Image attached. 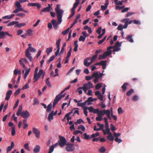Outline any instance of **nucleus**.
Returning a JSON list of instances; mask_svg holds the SVG:
<instances>
[{
  "label": "nucleus",
  "instance_id": "nucleus-1",
  "mask_svg": "<svg viewBox=\"0 0 153 153\" xmlns=\"http://www.w3.org/2000/svg\"><path fill=\"white\" fill-rule=\"evenodd\" d=\"M60 5L57 4L56 7L55 8V11L56 14L57 18L59 23H60L62 22V16L64 13L63 10L60 9Z\"/></svg>",
  "mask_w": 153,
  "mask_h": 153
},
{
  "label": "nucleus",
  "instance_id": "nucleus-2",
  "mask_svg": "<svg viewBox=\"0 0 153 153\" xmlns=\"http://www.w3.org/2000/svg\"><path fill=\"white\" fill-rule=\"evenodd\" d=\"M97 56V55L96 54L94 55L92 58L88 57L84 60V64L86 66H89L92 62L96 60Z\"/></svg>",
  "mask_w": 153,
  "mask_h": 153
},
{
  "label": "nucleus",
  "instance_id": "nucleus-3",
  "mask_svg": "<svg viewBox=\"0 0 153 153\" xmlns=\"http://www.w3.org/2000/svg\"><path fill=\"white\" fill-rule=\"evenodd\" d=\"M65 89L63 90L59 94L57 95L54 99L53 102V107H54L55 105L57 104L58 102L63 97H64L65 95V94H62L64 92Z\"/></svg>",
  "mask_w": 153,
  "mask_h": 153
},
{
  "label": "nucleus",
  "instance_id": "nucleus-4",
  "mask_svg": "<svg viewBox=\"0 0 153 153\" xmlns=\"http://www.w3.org/2000/svg\"><path fill=\"white\" fill-rule=\"evenodd\" d=\"M60 139L58 141V143L59 146L62 147L65 145L66 142V140L65 138L61 136H59Z\"/></svg>",
  "mask_w": 153,
  "mask_h": 153
},
{
  "label": "nucleus",
  "instance_id": "nucleus-5",
  "mask_svg": "<svg viewBox=\"0 0 153 153\" xmlns=\"http://www.w3.org/2000/svg\"><path fill=\"white\" fill-rule=\"evenodd\" d=\"M67 146L65 148V150L68 152H72L75 149V147L73 144L70 143L66 144Z\"/></svg>",
  "mask_w": 153,
  "mask_h": 153
},
{
  "label": "nucleus",
  "instance_id": "nucleus-6",
  "mask_svg": "<svg viewBox=\"0 0 153 153\" xmlns=\"http://www.w3.org/2000/svg\"><path fill=\"white\" fill-rule=\"evenodd\" d=\"M32 130L33 133L35 134L36 137L37 138H39L40 135V131L36 128H33Z\"/></svg>",
  "mask_w": 153,
  "mask_h": 153
},
{
  "label": "nucleus",
  "instance_id": "nucleus-7",
  "mask_svg": "<svg viewBox=\"0 0 153 153\" xmlns=\"http://www.w3.org/2000/svg\"><path fill=\"white\" fill-rule=\"evenodd\" d=\"M21 116L24 118H27L30 116L29 112L27 110L22 112L20 114Z\"/></svg>",
  "mask_w": 153,
  "mask_h": 153
},
{
  "label": "nucleus",
  "instance_id": "nucleus-8",
  "mask_svg": "<svg viewBox=\"0 0 153 153\" xmlns=\"http://www.w3.org/2000/svg\"><path fill=\"white\" fill-rule=\"evenodd\" d=\"M5 34H6L8 36L10 37H12V35L9 34L7 32H4L3 31H1V32H0V39H1L4 38L5 36Z\"/></svg>",
  "mask_w": 153,
  "mask_h": 153
},
{
  "label": "nucleus",
  "instance_id": "nucleus-9",
  "mask_svg": "<svg viewBox=\"0 0 153 153\" xmlns=\"http://www.w3.org/2000/svg\"><path fill=\"white\" fill-rule=\"evenodd\" d=\"M25 56L28 58L29 60L32 62L33 61V58L31 56V54L28 51H25Z\"/></svg>",
  "mask_w": 153,
  "mask_h": 153
},
{
  "label": "nucleus",
  "instance_id": "nucleus-10",
  "mask_svg": "<svg viewBox=\"0 0 153 153\" xmlns=\"http://www.w3.org/2000/svg\"><path fill=\"white\" fill-rule=\"evenodd\" d=\"M44 72L42 69H40L39 70L38 74H37L36 75V78H37L38 79L36 80V79H34L35 80L33 81V82H35L39 79L40 76L44 73Z\"/></svg>",
  "mask_w": 153,
  "mask_h": 153
},
{
  "label": "nucleus",
  "instance_id": "nucleus-11",
  "mask_svg": "<svg viewBox=\"0 0 153 153\" xmlns=\"http://www.w3.org/2000/svg\"><path fill=\"white\" fill-rule=\"evenodd\" d=\"M53 25L54 28L56 30L58 27V23L57 22L56 20L53 19L51 21Z\"/></svg>",
  "mask_w": 153,
  "mask_h": 153
},
{
  "label": "nucleus",
  "instance_id": "nucleus-12",
  "mask_svg": "<svg viewBox=\"0 0 153 153\" xmlns=\"http://www.w3.org/2000/svg\"><path fill=\"white\" fill-rule=\"evenodd\" d=\"M12 93V91L11 90H9L7 92L5 98V100H8L9 99Z\"/></svg>",
  "mask_w": 153,
  "mask_h": 153
},
{
  "label": "nucleus",
  "instance_id": "nucleus-13",
  "mask_svg": "<svg viewBox=\"0 0 153 153\" xmlns=\"http://www.w3.org/2000/svg\"><path fill=\"white\" fill-rule=\"evenodd\" d=\"M77 6L73 5V7L71 10V14L69 17L68 18L70 19L75 14V9H76Z\"/></svg>",
  "mask_w": 153,
  "mask_h": 153
},
{
  "label": "nucleus",
  "instance_id": "nucleus-14",
  "mask_svg": "<svg viewBox=\"0 0 153 153\" xmlns=\"http://www.w3.org/2000/svg\"><path fill=\"white\" fill-rule=\"evenodd\" d=\"M108 135L107 137V139L109 141H113L114 140V138L112 136L111 132L107 133Z\"/></svg>",
  "mask_w": 153,
  "mask_h": 153
},
{
  "label": "nucleus",
  "instance_id": "nucleus-15",
  "mask_svg": "<svg viewBox=\"0 0 153 153\" xmlns=\"http://www.w3.org/2000/svg\"><path fill=\"white\" fill-rule=\"evenodd\" d=\"M132 35H127V37L126 39L128 40L129 42L133 43L134 42V40L132 38Z\"/></svg>",
  "mask_w": 153,
  "mask_h": 153
},
{
  "label": "nucleus",
  "instance_id": "nucleus-16",
  "mask_svg": "<svg viewBox=\"0 0 153 153\" xmlns=\"http://www.w3.org/2000/svg\"><path fill=\"white\" fill-rule=\"evenodd\" d=\"M53 111H52L48 115V118L49 121H51L53 119V116L54 115H53Z\"/></svg>",
  "mask_w": 153,
  "mask_h": 153
},
{
  "label": "nucleus",
  "instance_id": "nucleus-17",
  "mask_svg": "<svg viewBox=\"0 0 153 153\" xmlns=\"http://www.w3.org/2000/svg\"><path fill=\"white\" fill-rule=\"evenodd\" d=\"M40 149V146L38 145H36L35 147L33 150V151L35 153H38L39 152Z\"/></svg>",
  "mask_w": 153,
  "mask_h": 153
},
{
  "label": "nucleus",
  "instance_id": "nucleus-18",
  "mask_svg": "<svg viewBox=\"0 0 153 153\" xmlns=\"http://www.w3.org/2000/svg\"><path fill=\"white\" fill-rule=\"evenodd\" d=\"M93 102V98L92 97H89L88 98L87 100H86L85 102H86V104L87 103V105H89L90 104V102Z\"/></svg>",
  "mask_w": 153,
  "mask_h": 153
},
{
  "label": "nucleus",
  "instance_id": "nucleus-19",
  "mask_svg": "<svg viewBox=\"0 0 153 153\" xmlns=\"http://www.w3.org/2000/svg\"><path fill=\"white\" fill-rule=\"evenodd\" d=\"M14 146V144L13 142L11 143V146H9L7 147V152H10L11 149Z\"/></svg>",
  "mask_w": 153,
  "mask_h": 153
},
{
  "label": "nucleus",
  "instance_id": "nucleus-20",
  "mask_svg": "<svg viewBox=\"0 0 153 153\" xmlns=\"http://www.w3.org/2000/svg\"><path fill=\"white\" fill-rule=\"evenodd\" d=\"M111 51H106L104 52L103 53V56L104 57V58H105L107 56H108L111 54Z\"/></svg>",
  "mask_w": 153,
  "mask_h": 153
},
{
  "label": "nucleus",
  "instance_id": "nucleus-21",
  "mask_svg": "<svg viewBox=\"0 0 153 153\" xmlns=\"http://www.w3.org/2000/svg\"><path fill=\"white\" fill-rule=\"evenodd\" d=\"M15 15L13 14H11L10 15L5 16L2 17L3 19H12L14 16Z\"/></svg>",
  "mask_w": 153,
  "mask_h": 153
},
{
  "label": "nucleus",
  "instance_id": "nucleus-22",
  "mask_svg": "<svg viewBox=\"0 0 153 153\" xmlns=\"http://www.w3.org/2000/svg\"><path fill=\"white\" fill-rule=\"evenodd\" d=\"M77 40H76L74 42V51L75 52H76L77 51V48L78 46V45L77 43Z\"/></svg>",
  "mask_w": 153,
  "mask_h": 153
},
{
  "label": "nucleus",
  "instance_id": "nucleus-23",
  "mask_svg": "<svg viewBox=\"0 0 153 153\" xmlns=\"http://www.w3.org/2000/svg\"><path fill=\"white\" fill-rule=\"evenodd\" d=\"M26 50H27L28 51H30L31 52H36V49L32 47H28Z\"/></svg>",
  "mask_w": 153,
  "mask_h": 153
},
{
  "label": "nucleus",
  "instance_id": "nucleus-24",
  "mask_svg": "<svg viewBox=\"0 0 153 153\" xmlns=\"http://www.w3.org/2000/svg\"><path fill=\"white\" fill-rule=\"evenodd\" d=\"M128 84L127 83H124L122 85L121 87L122 88V90L123 92L125 91L127 89V85H128Z\"/></svg>",
  "mask_w": 153,
  "mask_h": 153
},
{
  "label": "nucleus",
  "instance_id": "nucleus-25",
  "mask_svg": "<svg viewBox=\"0 0 153 153\" xmlns=\"http://www.w3.org/2000/svg\"><path fill=\"white\" fill-rule=\"evenodd\" d=\"M22 110V106L20 105L19 107L18 110L16 113V115L17 116H19L21 113Z\"/></svg>",
  "mask_w": 153,
  "mask_h": 153
},
{
  "label": "nucleus",
  "instance_id": "nucleus-26",
  "mask_svg": "<svg viewBox=\"0 0 153 153\" xmlns=\"http://www.w3.org/2000/svg\"><path fill=\"white\" fill-rule=\"evenodd\" d=\"M38 71V67H37L35 69L34 72V77L33 79H36V80L38 78H36V75L37 73V72Z\"/></svg>",
  "mask_w": 153,
  "mask_h": 153
},
{
  "label": "nucleus",
  "instance_id": "nucleus-27",
  "mask_svg": "<svg viewBox=\"0 0 153 153\" xmlns=\"http://www.w3.org/2000/svg\"><path fill=\"white\" fill-rule=\"evenodd\" d=\"M105 128L106 131L107 132V133L111 132L110 131V129L109 128V125L108 123L105 124Z\"/></svg>",
  "mask_w": 153,
  "mask_h": 153
},
{
  "label": "nucleus",
  "instance_id": "nucleus-28",
  "mask_svg": "<svg viewBox=\"0 0 153 153\" xmlns=\"http://www.w3.org/2000/svg\"><path fill=\"white\" fill-rule=\"evenodd\" d=\"M51 10L47 7L42 9L40 13L41 14V12H49Z\"/></svg>",
  "mask_w": 153,
  "mask_h": 153
},
{
  "label": "nucleus",
  "instance_id": "nucleus-29",
  "mask_svg": "<svg viewBox=\"0 0 153 153\" xmlns=\"http://www.w3.org/2000/svg\"><path fill=\"white\" fill-rule=\"evenodd\" d=\"M97 125L99 127V128H98V129H99V130H102L103 129V128L104 127V125L100 124L99 123H97Z\"/></svg>",
  "mask_w": 153,
  "mask_h": 153
},
{
  "label": "nucleus",
  "instance_id": "nucleus-30",
  "mask_svg": "<svg viewBox=\"0 0 153 153\" xmlns=\"http://www.w3.org/2000/svg\"><path fill=\"white\" fill-rule=\"evenodd\" d=\"M52 50H53V48L52 47L50 48H47L46 51V52L47 54H48V55L49 54V53H51V52L52 51Z\"/></svg>",
  "mask_w": 153,
  "mask_h": 153
},
{
  "label": "nucleus",
  "instance_id": "nucleus-31",
  "mask_svg": "<svg viewBox=\"0 0 153 153\" xmlns=\"http://www.w3.org/2000/svg\"><path fill=\"white\" fill-rule=\"evenodd\" d=\"M22 8H16V9L14 10L13 13H18L19 11H22Z\"/></svg>",
  "mask_w": 153,
  "mask_h": 153
},
{
  "label": "nucleus",
  "instance_id": "nucleus-32",
  "mask_svg": "<svg viewBox=\"0 0 153 153\" xmlns=\"http://www.w3.org/2000/svg\"><path fill=\"white\" fill-rule=\"evenodd\" d=\"M92 77L100 78L99 75V73L98 72L93 73L92 75Z\"/></svg>",
  "mask_w": 153,
  "mask_h": 153
},
{
  "label": "nucleus",
  "instance_id": "nucleus-33",
  "mask_svg": "<svg viewBox=\"0 0 153 153\" xmlns=\"http://www.w3.org/2000/svg\"><path fill=\"white\" fill-rule=\"evenodd\" d=\"M134 92V90L132 89H131L129 91H127L126 93V95L127 96H130L131 93H133Z\"/></svg>",
  "mask_w": 153,
  "mask_h": 153
},
{
  "label": "nucleus",
  "instance_id": "nucleus-34",
  "mask_svg": "<svg viewBox=\"0 0 153 153\" xmlns=\"http://www.w3.org/2000/svg\"><path fill=\"white\" fill-rule=\"evenodd\" d=\"M52 105L51 103L49 104L47 107V111L49 112L52 108Z\"/></svg>",
  "mask_w": 153,
  "mask_h": 153
},
{
  "label": "nucleus",
  "instance_id": "nucleus-35",
  "mask_svg": "<svg viewBox=\"0 0 153 153\" xmlns=\"http://www.w3.org/2000/svg\"><path fill=\"white\" fill-rule=\"evenodd\" d=\"M33 105H34L37 104H39V101L37 99V98L36 97H35L33 99Z\"/></svg>",
  "mask_w": 153,
  "mask_h": 153
},
{
  "label": "nucleus",
  "instance_id": "nucleus-36",
  "mask_svg": "<svg viewBox=\"0 0 153 153\" xmlns=\"http://www.w3.org/2000/svg\"><path fill=\"white\" fill-rule=\"evenodd\" d=\"M80 14H79L77 15L76 16V18L75 20L74 21V22L76 24L78 22V19L80 18Z\"/></svg>",
  "mask_w": 153,
  "mask_h": 153
},
{
  "label": "nucleus",
  "instance_id": "nucleus-37",
  "mask_svg": "<svg viewBox=\"0 0 153 153\" xmlns=\"http://www.w3.org/2000/svg\"><path fill=\"white\" fill-rule=\"evenodd\" d=\"M26 25V24L25 23H17L16 25V27H20L22 26H24Z\"/></svg>",
  "mask_w": 153,
  "mask_h": 153
},
{
  "label": "nucleus",
  "instance_id": "nucleus-38",
  "mask_svg": "<svg viewBox=\"0 0 153 153\" xmlns=\"http://www.w3.org/2000/svg\"><path fill=\"white\" fill-rule=\"evenodd\" d=\"M18 22H18V21H17V22H15V21L12 22H10V23H9V24H8L7 25V26H12L13 25H15L16 24H17V23H18Z\"/></svg>",
  "mask_w": 153,
  "mask_h": 153
},
{
  "label": "nucleus",
  "instance_id": "nucleus-39",
  "mask_svg": "<svg viewBox=\"0 0 153 153\" xmlns=\"http://www.w3.org/2000/svg\"><path fill=\"white\" fill-rule=\"evenodd\" d=\"M19 62L20 63V64L22 66H23L25 70L27 69V67L25 66L23 62V61L21 59L19 60Z\"/></svg>",
  "mask_w": 153,
  "mask_h": 153
},
{
  "label": "nucleus",
  "instance_id": "nucleus-40",
  "mask_svg": "<svg viewBox=\"0 0 153 153\" xmlns=\"http://www.w3.org/2000/svg\"><path fill=\"white\" fill-rule=\"evenodd\" d=\"M100 135V133L97 132L95 134H93L91 136V138H94L95 137H97Z\"/></svg>",
  "mask_w": 153,
  "mask_h": 153
},
{
  "label": "nucleus",
  "instance_id": "nucleus-41",
  "mask_svg": "<svg viewBox=\"0 0 153 153\" xmlns=\"http://www.w3.org/2000/svg\"><path fill=\"white\" fill-rule=\"evenodd\" d=\"M16 131L14 126H13L12 128L11 134L12 136H14L15 134Z\"/></svg>",
  "mask_w": 153,
  "mask_h": 153
},
{
  "label": "nucleus",
  "instance_id": "nucleus-42",
  "mask_svg": "<svg viewBox=\"0 0 153 153\" xmlns=\"http://www.w3.org/2000/svg\"><path fill=\"white\" fill-rule=\"evenodd\" d=\"M30 68H29L26 71V72H25V74L24 76V77L25 79L26 78L27 76L29 74V73L30 71Z\"/></svg>",
  "mask_w": 153,
  "mask_h": 153
},
{
  "label": "nucleus",
  "instance_id": "nucleus-43",
  "mask_svg": "<svg viewBox=\"0 0 153 153\" xmlns=\"http://www.w3.org/2000/svg\"><path fill=\"white\" fill-rule=\"evenodd\" d=\"M55 56L54 55H53L51 56L50 58L47 61V63H49L53 61L55 58Z\"/></svg>",
  "mask_w": 153,
  "mask_h": 153
},
{
  "label": "nucleus",
  "instance_id": "nucleus-44",
  "mask_svg": "<svg viewBox=\"0 0 153 153\" xmlns=\"http://www.w3.org/2000/svg\"><path fill=\"white\" fill-rule=\"evenodd\" d=\"M83 136H84V138L86 140H88L90 139L91 138V137H90V136L88 135H87L86 133H85L83 134Z\"/></svg>",
  "mask_w": 153,
  "mask_h": 153
},
{
  "label": "nucleus",
  "instance_id": "nucleus-45",
  "mask_svg": "<svg viewBox=\"0 0 153 153\" xmlns=\"http://www.w3.org/2000/svg\"><path fill=\"white\" fill-rule=\"evenodd\" d=\"M72 48H71L69 50L68 52L67 56L66 57V58H67V59H69V57L70 56L71 54V51Z\"/></svg>",
  "mask_w": 153,
  "mask_h": 153
},
{
  "label": "nucleus",
  "instance_id": "nucleus-46",
  "mask_svg": "<svg viewBox=\"0 0 153 153\" xmlns=\"http://www.w3.org/2000/svg\"><path fill=\"white\" fill-rule=\"evenodd\" d=\"M81 122L84 123V122L82 119H79L77 120L76 122L75 123V124L76 125H77L78 124H80Z\"/></svg>",
  "mask_w": 153,
  "mask_h": 153
},
{
  "label": "nucleus",
  "instance_id": "nucleus-47",
  "mask_svg": "<svg viewBox=\"0 0 153 153\" xmlns=\"http://www.w3.org/2000/svg\"><path fill=\"white\" fill-rule=\"evenodd\" d=\"M85 37L81 35V36L79 39V41H82L83 42H84L85 40Z\"/></svg>",
  "mask_w": 153,
  "mask_h": 153
},
{
  "label": "nucleus",
  "instance_id": "nucleus-48",
  "mask_svg": "<svg viewBox=\"0 0 153 153\" xmlns=\"http://www.w3.org/2000/svg\"><path fill=\"white\" fill-rule=\"evenodd\" d=\"M49 78H48L46 80V83L49 87H51V85L49 81Z\"/></svg>",
  "mask_w": 153,
  "mask_h": 153
},
{
  "label": "nucleus",
  "instance_id": "nucleus-49",
  "mask_svg": "<svg viewBox=\"0 0 153 153\" xmlns=\"http://www.w3.org/2000/svg\"><path fill=\"white\" fill-rule=\"evenodd\" d=\"M86 105V102H85L83 103H79V102L77 104V105L78 106H81V107H84Z\"/></svg>",
  "mask_w": 153,
  "mask_h": 153
},
{
  "label": "nucleus",
  "instance_id": "nucleus-50",
  "mask_svg": "<svg viewBox=\"0 0 153 153\" xmlns=\"http://www.w3.org/2000/svg\"><path fill=\"white\" fill-rule=\"evenodd\" d=\"M60 41L61 39H59L56 42V45L57 46V48H60L59 46Z\"/></svg>",
  "mask_w": 153,
  "mask_h": 153
},
{
  "label": "nucleus",
  "instance_id": "nucleus-51",
  "mask_svg": "<svg viewBox=\"0 0 153 153\" xmlns=\"http://www.w3.org/2000/svg\"><path fill=\"white\" fill-rule=\"evenodd\" d=\"M100 65L102 66H104L106 65V62L107 61L106 60L105 61H101L100 62Z\"/></svg>",
  "mask_w": 153,
  "mask_h": 153
},
{
  "label": "nucleus",
  "instance_id": "nucleus-52",
  "mask_svg": "<svg viewBox=\"0 0 153 153\" xmlns=\"http://www.w3.org/2000/svg\"><path fill=\"white\" fill-rule=\"evenodd\" d=\"M24 147L25 149L27 150L28 151H30V149H29L28 144V143H26L24 145Z\"/></svg>",
  "mask_w": 153,
  "mask_h": 153
},
{
  "label": "nucleus",
  "instance_id": "nucleus-53",
  "mask_svg": "<svg viewBox=\"0 0 153 153\" xmlns=\"http://www.w3.org/2000/svg\"><path fill=\"white\" fill-rule=\"evenodd\" d=\"M20 3L19 2H18L17 1L16 2V4L15 5V7H16L17 8H22V6L20 4Z\"/></svg>",
  "mask_w": 153,
  "mask_h": 153
},
{
  "label": "nucleus",
  "instance_id": "nucleus-54",
  "mask_svg": "<svg viewBox=\"0 0 153 153\" xmlns=\"http://www.w3.org/2000/svg\"><path fill=\"white\" fill-rule=\"evenodd\" d=\"M138 97L136 95H134L133 97L132 100L134 101H136L138 100Z\"/></svg>",
  "mask_w": 153,
  "mask_h": 153
},
{
  "label": "nucleus",
  "instance_id": "nucleus-55",
  "mask_svg": "<svg viewBox=\"0 0 153 153\" xmlns=\"http://www.w3.org/2000/svg\"><path fill=\"white\" fill-rule=\"evenodd\" d=\"M21 89L19 88L14 93V96H16L20 92Z\"/></svg>",
  "mask_w": 153,
  "mask_h": 153
},
{
  "label": "nucleus",
  "instance_id": "nucleus-56",
  "mask_svg": "<svg viewBox=\"0 0 153 153\" xmlns=\"http://www.w3.org/2000/svg\"><path fill=\"white\" fill-rule=\"evenodd\" d=\"M86 107L87 108V109L89 111V112H93L94 110V108L91 106L90 107Z\"/></svg>",
  "mask_w": 153,
  "mask_h": 153
},
{
  "label": "nucleus",
  "instance_id": "nucleus-57",
  "mask_svg": "<svg viewBox=\"0 0 153 153\" xmlns=\"http://www.w3.org/2000/svg\"><path fill=\"white\" fill-rule=\"evenodd\" d=\"M113 134L114 137H119L120 136L121 134L120 133H117L116 132H114Z\"/></svg>",
  "mask_w": 153,
  "mask_h": 153
},
{
  "label": "nucleus",
  "instance_id": "nucleus-58",
  "mask_svg": "<svg viewBox=\"0 0 153 153\" xmlns=\"http://www.w3.org/2000/svg\"><path fill=\"white\" fill-rule=\"evenodd\" d=\"M103 113L104 114H106L107 115L110 113V111L109 110H106L105 109H104L103 110Z\"/></svg>",
  "mask_w": 153,
  "mask_h": 153
},
{
  "label": "nucleus",
  "instance_id": "nucleus-59",
  "mask_svg": "<svg viewBox=\"0 0 153 153\" xmlns=\"http://www.w3.org/2000/svg\"><path fill=\"white\" fill-rule=\"evenodd\" d=\"M106 151L105 149L103 147H101L99 150L100 152L101 153H104Z\"/></svg>",
  "mask_w": 153,
  "mask_h": 153
},
{
  "label": "nucleus",
  "instance_id": "nucleus-60",
  "mask_svg": "<svg viewBox=\"0 0 153 153\" xmlns=\"http://www.w3.org/2000/svg\"><path fill=\"white\" fill-rule=\"evenodd\" d=\"M69 29L68 28L66 29L65 30L63 31L62 32V34L63 35H65L67 34L69 31Z\"/></svg>",
  "mask_w": 153,
  "mask_h": 153
},
{
  "label": "nucleus",
  "instance_id": "nucleus-61",
  "mask_svg": "<svg viewBox=\"0 0 153 153\" xmlns=\"http://www.w3.org/2000/svg\"><path fill=\"white\" fill-rule=\"evenodd\" d=\"M25 15V14L23 13H18L16 14V16H20L22 17H23Z\"/></svg>",
  "mask_w": 153,
  "mask_h": 153
},
{
  "label": "nucleus",
  "instance_id": "nucleus-62",
  "mask_svg": "<svg viewBox=\"0 0 153 153\" xmlns=\"http://www.w3.org/2000/svg\"><path fill=\"white\" fill-rule=\"evenodd\" d=\"M120 44L121 43H120V42H119L117 41V42L115 45L114 46V47H120Z\"/></svg>",
  "mask_w": 153,
  "mask_h": 153
},
{
  "label": "nucleus",
  "instance_id": "nucleus-63",
  "mask_svg": "<svg viewBox=\"0 0 153 153\" xmlns=\"http://www.w3.org/2000/svg\"><path fill=\"white\" fill-rule=\"evenodd\" d=\"M106 36H105L103 39L102 40H100L98 42V44L99 45H100L106 39Z\"/></svg>",
  "mask_w": 153,
  "mask_h": 153
},
{
  "label": "nucleus",
  "instance_id": "nucleus-64",
  "mask_svg": "<svg viewBox=\"0 0 153 153\" xmlns=\"http://www.w3.org/2000/svg\"><path fill=\"white\" fill-rule=\"evenodd\" d=\"M53 146H51L49 149V151L48 153H51L54 150V147Z\"/></svg>",
  "mask_w": 153,
  "mask_h": 153
}]
</instances>
